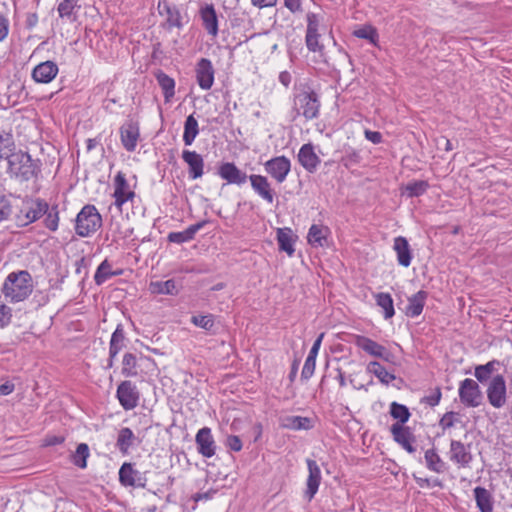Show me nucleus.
Here are the masks:
<instances>
[{"label": "nucleus", "instance_id": "1", "mask_svg": "<svg viewBox=\"0 0 512 512\" xmlns=\"http://www.w3.org/2000/svg\"><path fill=\"white\" fill-rule=\"evenodd\" d=\"M7 164L8 175L19 182L38 180L41 175L40 159H33L28 152L19 150L7 161Z\"/></svg>", "mask_w": 512, "mask_h": 512}, {"label": "nucleus", "instance_id": "2", "mask_svg": "<svg viewBox=\"0 0 512 512\" xmlns=\"http://www.w3.org/2000/svg\"><path fill=\"white\" fill-rule=\"evenodd\" d=\"M33 291L31 274L26 270L11 272L5 279L2 293L12 303L25 300Z\"/></svg>", "mask_w": 512, "mask_h": 512}, {"label": "nucleus", "instance_id": "3", "mask_svg": "<svg viewBox=\"0 0 512 512\" xmlns=\"http://www.w3.org/2000/svg\"><path fill=\"white\" fill-rule=\"evenodd\" d=\"M320 107L319 95L310 88L301 91L294 98L296 114L302 115L307 121L318 118Z\"/></svg>", "mask_w": 512, "mask_h": 512}, {"label": "nucleus", "instance_id": "4", "mask_svg": "<svg viewBox=\"0 0 512 512\" xmlns=\"http://www.w3.org/2000/svg\"><path fill=\"white\" fill-rule=\"evenodd\" d=\"M102 226V217L94 205H85L76 217L75 231L81 237H88Z\"/></svg>", "mask_w": 512, "mask_h": 512}, {"label": "nucleus", "instance_id": "5", "mask_svg": "<svg viewBox=\"0 0 512 512\" xmlns=\"http://www.w3.org/2000/svg\"><path fill=\"white\" fill-rule=\"evenodd\" d=\"M486 394L488 402L492 407L500 409L505 406L507 402V386L503 375L497 374L490 379Z\"/></svg>", "mask_w": 512, "mask_h": 512}, {"label": "nucleus", "instance_id": "6", "mask_svg": "<svg viewBox=\"0 0 512 512\" xmlns=\"http://www.w3.org/2000/svg\"><path fill=\"white\" fill-rule=\"evenodd\" d=\"M353 343L364 352L375 358H380L386 362L395 364V356L386 347L376 341L363 336L355 335Z\"/></svg>", "mask_w": 512, "mask_h": 512}, {"label": "nucleus", "instance_id": "7", "mask_svg": "<svg viewBox=\"0 0 512 512\" xmlns=\"http://www.w3.org/2000/svg\"><path fill=\"white\" fill-rule=\"evenodd\" d=\"M458 394L461 403L466 407H478L482 403L483 395L476 381L466 378L460 382Z\"/></svg>", "mask_w": 512, "mask_h": 512}, {"label": "nucleus", "instance_id": "8", "mask_svg": "<svg viewBox=\"0 0 512 512\" xmlns=\"http://www.w3.org/2000/svg\"><path fill=\"white\" fill-rule=\"evenodd\" d=\"M119 481L125 487L145 488L146 473L140 472L132 463L125 462L119 469Z\"/></svg>", "mask_w": 512, "mask_h": 512}, {"label": "nucleus", "instance_id": "9", "mask_svg": "<svg viewBox=\"0 0 512 512\" xmlns=\"http://www.w3.org/2000/svg\"><path fill=\"white\" fill-rule=\"evenodd\" d=\"M116 397L123 409L128 411L137 407L140 395L136 385L125 380L118 385Z\"/></svg>", "mask_w": 512, "mask_h": 512}, {"label": "nucleus", "instance_id": "10", "mask_svg": "<svg viewBox=\"0 0 512 512\" xmlns=\"http://www.w3.org/2000/svg\"><path fill=\"white\" fill-rule=\"evenodd\" d=\"M114 205L122 211L123 205L128 201H133L136 194L130 189L125 174L119 171L114 178Z\"/></svg>", "mask_w": 512, "mask_h": 512}, {"label": "nucleus", "instance_id": "11", "mask_svg": "<svg viewBox=\"0 0 512 512\" xmlns=\"http://www.w3.org/2000/svg\"><path fill=\"white\" fill-rule=\"evenodd\" d=\"M264 168L278 183H283L291 170V161L286 156H277L266 161Z\"/></svg>", "mask_w": 512, "mask_h": 512}, {"label": "nucleus", "instance_id": "12", "mask_svg": "<svg viewBox=\"0 0 512 512\" xmlns=\"http://www.w3.org/2000/svg\"><path fill=\"white\" fill-rule=\"evenodd\" d=\"M448 455L452 463L463 468L469 467L473 460L470 445H465L459 440H451Z\"/></svg>", "mask_w": 512, "mask_h": 512}, {"label": "nucleus", "instance_id": "13", "mask_svg": "<svg viewBox=\"0 0 512 512\" xmlns=\"http://www.w3.org/2000/svg\"><path fill=\"white\" fill-rule=\"evenodd\" d=\"M308 468V477L306 480V489L304 491V497L310 502L318 492L321 483V470L315 460H306Z\"/></svg>", "mask_w": 512, "mask_h": 512}, {"label": "nucleus", "instance_id": "14", "mask_svg": "<svg viewBox=\"0 0 512 512\" xmlns=\"http://www.w3.org/2000/svg\"><path fill=\"white\" fill-rule=\"evenodd\" d=\"M46 212H48V204L44 200L37 199L28 203L21 210V215L18 218L21 225L26 226L40 219Z\"/></svg>", "mask_w": 512, "mask_h": 512}, {"label": "nucleus", "instance_id": "15", "mask_svg": "<svg viewBox=\"0 0 512 512\" xmlns=\"http://www.w3.org/2000/svg\"><path fill=\"white\" fill-rule=\"evenodd\" d=\"M393 440L399 444L404 450L412 454L416 451L413 446L415 442V436L412 433L410 427L401 426V423H394L390 428Z\"/></svg>", "mask_w": 512, "mask_h": 512}, {"label": "nucleus", "instance_id": "16", "mask_svg": "<svg viewBox=\"0 0 512 512\" xmlns=\"http://www.w3.org/2000/svg\"><path fill=\"white\" fill-rule=\"evenodd\" d=\"M195 442L197 451L205 458H211L216 453V443L209 427H203L198 430Z\"/></svg>", "mask_w": 512, "mask_h": 512}, {"label": "nucleus", "instance_id": "17", "mask_svg": "<svg viewBox=\"0 0 512 512\" xmlns=\"http://www.w3.org/2000/svg\"><path fill=\"white\" fill-rule=\"evenodd\" d=\"M195 72L199 87L203 90H209L214 83L215 74L211 61L207 58H201L196 64Z\"/></svg>", "mask_w": 512, "mask_h": 512}, {"label": "nucleus", "instance_id": "18", "mask_svg": "<svg viewBox=\"0 0 512 512\" xmlns=\"http://www.w3.org/2000/svg\"><path fill=\"white\" fill-rule=\"evenodd\" d=\"M218 175L230 184L242 185L249 176L240 170L233 162L222 163L218 168Z\"/></svg>", "mask_w": 512, "mask_h": 512}, {"label": "nucleus", "instance_id": "19", "mask_svg": "<svg viewBox=\"0 0 512 512\" xmlns=\"http://www.w3.org/2000/svg\"><path fill=\"white\" fill-rule=\"evenodd\" d=\"M182 159L188 165L190 179L195 180L203 176L204 160L200 154L196 151L183 150Z\"/></svg>", "mask_w": 512, "mask_h": 512}, {"label": "nucleus", "instance_id": "20", "mask_svg": "<svg viewBox=\"0 0 512 512\" xmlns=\"http://www.w3.org/2000/svg\"><path fill=\"white\" fill-rule=\"evenodd\" d=\"M58 66L53 61L39 63L32 70V78L37 83H50L58 74Z\"/></svg>", "mask_w": 512, "mask_h": 512}, {"label": "nucleus", "instance_id": "21", "mask_svg": "<svg viewBox=\"0 0 512 512\" xmlns=\"http://www.w3.org/2000/svg\"><path fill=\"white\" fill-rule=\"evenodd\" d=\"M251 187L263 200L271 204L274 201L275 192L271 188L268 179L262 175L252 174L249 176Z\"/></svg>", "mask_w": 512, "mask_h": 512}, {"label": "nucleus", "instance_id": "22", "mask_svg": "<svg viewBox=\"0 0 512 512\" xmlns=\"http://www.w3.org/2000/svg\"><path fill=\"white\" fill-rule=\"evenodd\" d=\"M199 15L203 27L213 37L218 35V16L213 4H204L200 7Z\"/></svg>", "mask_w": 512, "mask_h": 512}, {"label": "nucleus", "instance_id": "23", "mask_svg": "<svg viewBox=\"0 0 512 512\" xmlns=\"http://www.w3.org/2000/svg\"><path fill=\"white\" fill-rule=\"evenodd\" d=\"M298 161L301 166L310 173L317 170L320 165V158L314 151L311 143L304 144L298 152Z\"/></svg>", "mask_w": 512, "mask_h": 512}, {"label": "nucleus", "instance_id": "24", "mask_svg": "<svg viewBox=\"0 0 512 512\" xmlns=\"http://www.w3.org/2000/svg\"><path fill=\"white\" fill-rule=\"evenodd\" d=\"M158 12L161 16L166 15V23L169 28H181V13L174 4H170L167 0H159L157 5Z\"/></svg>", "mask_w": 512, "mask_h": 512}, {"label": "nucleus", "instance_id": "25", "mask_svg": "<svg viewBox=\"0 0 512 512\" xmlns=\"http://www.w3.org/2000/svg\"><path fill=\"white\" fill-rule=\"evenodd\" d=\"M139 135L138 126L132 122L125 123L120 128L121 143L128 152H133L136 149Z\"/></svg>", "mask_w": 512, "mask_h": 512}, {"label": "nucleus", "instance_id": "26", "mask_svg": "<svg viewBox=\"0 0 512 512\" xmlns=\"http://www.w3.org/2000/svg\"><path fill=\"white\" fill-rule=\"evenodd\" d=\"M125 346V333L123 326L118 324L115 331L112 333L110 344H109V358L107 363V368H112L114 365V359L117 357L118 353Z\"/></svg>", "mask_w": 512, "mask_h": 512}, {"label": "nucleus", "instance_id": "27", "mask_svg": "<svg viewBox=\"0 0 512 512\" xmlns=\"http://www.w3.org/2000/svg\"><path fill=\"white\" fill-rule=\"evenodd\" d=\"M330 229L327 226L313 224L308 231L307 240L312 247H324L327 245V239Z\"/></svg>", "mask_w": 512, "mask_h": 512}, {"label": "nucleus", "instance_id": "28", "mask_svg": "<svg viewBox=\"0 0 512 512\" xmlns=\"http://www.w3.org/2000/svg\"><path fill=\"white\" fill-rule=\"evenodd\" d=\"M393 249L396 252L398 263L403 267L410 266L412 253L407 239L403 236L396 237L394 239Z\"/></svg>", "mask_w": 512, "mask_h": 512}, {"label": "nucleus", "instance_id": "29", "mask_svg": "<svg viewBox=\"0 0 512 512\" xmlns=\"http://www.w3.org/2000/svg\"><path fill=\"white\" fill-rule=\"evenodd\" d=\"M206 221H201L198 223H195L193 225H190L188 228H186L184 231L179 232H170L168 234V241L176 244H182L185 242H189L194 239L196 233L202 229Z\"/></svg>", "mask_w": 512, "mask_h": 512}, {"label": "nucleus", "instance_id": "30", "mask_svg": "<svg viewBox=\"0 0 512 512\" xmlns=\"http://www.w3.org/2000/svg\"><path fill=\"white\" fill-rule=\"evenodd\" d=\"M428 293L420 290L408 298V305L406 306L405 313L408 317H418L424 308Z\"/></svg>", "mask_w": 512, "mask_h": 512}, {"label": "nucleus", "instance_id": "31", "mask_svg": "<svg viewBox=\"0 0 512 512\" xmlns=\"http://www.w3.org/2000/svg\"><path fill=\"white\" fill-rule=\"evenodd\" d=\"M14 137L11 132L0 128V161L9 160L16 152Z\"/></svg>", "mask_w": 512, "mask_h": 512}, {"label": "nucleus", "instance_id": "32", "mask_svg": "<svg viewBox=\"0 0 512 512\" xmlns=\"http://www.w3.org/2000/svg\"><path fill=\"white\" fill-rule=\"evenodd\" d=\"M149 291L152 294L177 295L179 288L174 279L166 281H152L149 284Z\"/></svg>", "mask_w": 512, "mask_h": 512}, {"label": "nucleus", "instance_id": "33", "mask_svg": "<svg viewBox=\"0 0 512 512\" xmlns=\"http://www.w3.org/2000/svg\"><path fill=\"white\" fill-rule=\"evenodd\" d=\"M136 436L133 431L128 427H123L119 430L116 446L122 454H127L129 449L135 444Z\"/></svg>", "mask_w": 512, "mask_h": 512}, {"label": "nucleus", "instance_id": "34", "mask_svg": "<svg viewBox=\"0 0 512 512\" xmlns=\"http://www.w3.org/2000/svg\"><path fill=\"white\" fill-rule=\"evenodd\" d=\"M477 507L481 512H493L492 496L484 487H476L473 490Z\"/></svg>", "mask_w": 512, "mask_h": 512}, {"label": "nucleus", "instance_id": "35", "mask_svg": "<svg viewBox=\"0 0 512 512\" xmlns=\"http://www.w3.org/2000/svg\"><path fill=\"white\" fill-rule=\"evenodd\" d=\"M291 233L292 231L290 228H279L277 230L279 250L286 252L289 256H292L295 252L294 240Z\"/></svg>", "mask_w": 512, "mask_h": 512}, {"label": "nucleus", "instance_id": "36", "mask_svg": "<svg viewBox=\"0 0 512 512\" xmlns=\"http://www.w3.org/2000/svg\"><path fill=\"white\" fill-rule=\"evenodd\" d=\"M199 133L198 121L193 114L189 115L184 122L183 142L186 146L192 145Z\"/></svg>", "mask_w": 512, "mask_h": 512}, {"label": "nucleus", "instance_id": "37", "mask_svg": "<svg viewBox=\"0 0 512 512\" xmlns=\"http://www.w3.org/2000/svg\"><path fill=\"white\" fill-rule=\"evenodd\" d=\"M283 426L291 430H310L313 428V420L303 416H288L284 419Z\"/></svg>", "mask_w": 512, "mask_h": 512}, {"label": "nucleus", "instance_id": "38", "mask_svg": "<svg viewBox=\"0 0 512 512\" xmlns=\"http://www.w3.org/2000/svg\"><path fill=\"white\" fill-rule=\"evenodd\" d=\"M156 79H157L159 86L161 87V89L163 91L165 101L169 102L170 99L175 94L174 79L162 71H160L159 73L156 74Z\"/></svg>", "mask_w": 512, "mask_h": 512}, {"label": "nucleus", "instance_id": "39", "mask_svg": "<svg viewBox=\"0 0 512 512\" xmlns=\"http://www.w3.org/2000/svg\"><path fill=\"white\" fill-rule=\"evenodd\" d=\"M79 8L78 0H63L59 3L57 11L61 18H66L72 22L76 20V13Z\"/></svg>", "mask_w": 512, "mask_h": 512}, {"label": "nucleus", "instance_id": "40", "mask_svg": "<svg viewBox=\"0 0 512 512\" xmlns=\"http://www.w3.org/2000/svg\"><path fill=\"white\" fill-rule=\"evenodd\" d=\"M367 370L369 373L375 375L382 384L388 385L390 382L396 379V376L389 373L378 361H371Z\"/></svg>", "mask_w": 512, "mask_h": 512}, {"label": "nucleus", "instance_id": "41", "mask_svg": "<svg viewBox=\"0 0 512 512\" xmlns=\"http://www.w3.org/2000/svg\"><path fill=\"white\" fill-rule=\"evenodd\" d=\"M376 304L383 309L385 319H390L394 316L395 310L393 299L389 293L380 292L375 294Z\"/></svg>", "mask_w": 512, "mask_h": 512}, {"label": "nucleus", "instance_id": "42", "mask_svg": "<svg viewBox=\"0 0 512 512\" xmlns=\"http://www.w3.org/2000/svg\"><path fill=\"white\" fill-rule=\"evenodd\" d=\"M499 365L500 362L495 359L487 362L484 365H478L475 367L474 376L480 383H484L491 378L492 373Z\"/></svg>", "mask_w": 512, "mask_h": 512}, {"label": "nucleus", "instance_id": "43", "mask_svg": "<svg viewBox=\"0 0 512 512\" xmlns=\"http://www.w3.org/2000/svg\"><path fill=\"white\" fill-rule=\"evenodd\" d=\"M389 413L393 419L397 420L396 423H401V426H404L411 416L408 407L397 402L390 404Z\"/></svg>", "mask_w": 512, "mask_h": 512}, {"label": "nucleus", "instance_id": "44", "mask_svg": "<svg viewBox=\"0 0 512 512\" xmlns=\"http://www.w3.org/2000/svg\"><path fill=\"white\" fill-rule=\"evenodd\" d=\"M120 272H113L112 266L109 263L107 259L101 262V264L98 266L96 273L94 275V280L97 285L103 284L105 281H107L109 278L113 276L119 275Z\"/></svg>", "mask_w": 512, "mask_h": 512}, {"label": "nucleus", "instance_id": "45", "mask_svg": "<svg viewBox=\"0 0 512 512\" xmlns=\"http://www.w3.org/2000/svg\"><path fill=\"white\" fill-rule=\"evenodd\" d=\"M425 461L426 466L429 470L434 471L436 473H442L444 471V462L437 454L435 449H428L425 452Z\"/></svg>", "mask_w": 512, "mask_h": 512}, {"label": "nucleus", "instance_id": "46", "mask_svg": "<svg viewBox=\"0 0 512 512\" xmlns=\"http://www.w3.org/2000/svg\"><path fill=\"white\" fill-rule=\"evenodd\" d=\"M89 455L90 452L88 445L86 443H80L72 455L71 461L75 466L85 469L87 467V458Z\"/></svg>", "mask_w": 512, "mask_h": 512}, {"label": "nucleus", "instance_id": "47", "mask_svg": "<svg viewBox=\"0 0 512 512\" xmlns=\"http://www.w3.org/2000/svg\"><path fill=\"white\" fill-rule=\"evenodd\" d=\"M122 375L125 377H135L138 375L137 359L132 353H125L122 360Z\"/></svg>", "mask_w": 512, "mask_h": 512}, {"label": "nucleus", "instance_id": "48", "mask_svg": "<svg viewBox=\"0 0 512 512\" xmlns=\"http://www.w3.org/2000/svg\"><path fill=\"white\" fill-rule=\"evenodd\" d=\"M319 39H320L319 31L306 32L305 43H306L307 49L311 52L321 53L324 49V46H323V44H321L319 42Z\"/></svg>", "mask_w": 512, "mask_h": 512}, {"label": "nucleus", "instance_id": "49", "mask_svg": "<svg viewBox=\"0 0 512 512\" xmlns=\"http://www.w3.org/2000/svg\"><path fill=\"white\" fill-rule=\"evenodd\" d=\"M191 323L206 331H211L215 326L214 315H195L191 317Z\"/></svg>", "mask_w": 512, "mask_h": 512}, {"label": "nucleus", "instance_id": "50", "mask_svg": "<svg viewBox=\"0 0 512 512\" xmlns=\"http://www.w3.org/2000/svg\"><path fill=\"white\" fill-rule=\"evenodd\" d=\"M428 187V182L424 180L408 183L406 186L407 195L409 197L421 196L427 191Z\"/></svg>", "mask_w": 512, "mask_h": 512}, {"label": "nucleus", "instance_id": "51", "mask_svg": "<svg viewBox=\"0 0 512 512\" xmlns=\"http://www.w3.org/2000/svg\"><path fill=\"white\" fill-rule=\"evenodd\" d=\"M354 35L358 38L369 40L373 44H376L378 40L377 30L370 25H365L355 30Z\"/></svg>", "mask_w": 512, "mask_h": 512}, {"label": "nucleus", "instance_id": "52", "mask_svg": "<svg viewBox=\"0 0 512 512\" xmlns=\"http://www.w3.org/2000/svg\"><path fill=\"white\" fill-rule=\"evenodd\" d=\"M44 224L50 231H56L59 225V212L56 206L49 208L45 213Z\"/></svg>", "mask_w": 512, "mask_h": 512}, {"label": "nucleus", "instance_id": "53", "mask_svg": "<svg viewBox=\"0 0 512 512\" xmlns=\"http://www.w3.org/2000/svg\"><path fill=\"white\" fill-rule=\"evenodd\" d=\"M361 159L359 151L354 148H348L345 150V154L343 155L341 162L346 168H349L353 165L359 164Z\"/></svg>", "mask_w": 512, "mask_h": 512}, {"label": "nucleus", "instance_id": "54", "mask_svg": "<svg viewBox=\"0 0 512 512\" xmlns=\"http://www.w3.org/2000/svg\"><path fill=\"white\" fill-rule=\"evenodd\" d=\"M315 367H316V358H311V357L307 356L304 366L302 368L301 380L302 381L309 380L312 377V375L314 374Z\"/></svg>", "mask_w": 512, "mask_h": 512}, {"label": "nucleus", "instance_id": "55", "mask_svg": "<svg viewBox=\"0 0 512 512\" xmlns=\"http://www.w3.org/2000/svg\"><path fill=\"white\" fill-rule=\"evenodd\" d=\"M306 19H307L306 32L319 31V26H320V22H321L320 15L313 13V12H308L306 15Z\"/></svg>", "mask_w": 512, "mask_h": 512}, {"label": "nucleus", "instance_id": "56", "mask_svg": "<svg viewBox=\"0 0 512 512\" xmlns=\"http://www.w3.org/2000/svg\"><path fill=\"white\" fill-rule=\"evenodd\" d=\"M442 397V392L440 387H436L431 394L425 396L421 402L426 403L427 405L431 407H435L439 404Z\"/></svg>", "mask_w": 512, "mask_h": 512}, {"label": "nucleus", "instance_id": "57", "mask_svg": "<svg viewBox=\"0 0 512 512\" xmlns=\"http://www.w3.org/2000/svg\"><path fill=\"white\" fill-rule=\"evenodd\" d=\"M458 415V413L454 412V411H449V412H446L442 418L440 419L439 421V426L443 429V430H446V429H449L451 427L454 426L455 424V421H456V416Z\"/></svg>", "mask_w": 512, "mask_h": 512}, {"label": "nucleus", "instance_id": "58", "mask_svg": "<svg viewBox=\"0 0 512 512\" xmlns=\"http://www.w3.org/2000/svg\"><path fill=\"white\" fill-rule=\"evenodd\" d=\"M12 213L10 201L4 196L0 195V222L8 219Z\"/></svg>", "mask_w": 512, "mask_h": 512}, {"label": "nucleus", "instance_id": "59", "mask_svg": "<svg viewBox=\"0 0 512 512\" xmlns=\"http://www.w3.org/2000/svg\"><path fill=\"white\" fill-rule=\"evenodd\" d=\"M12 318V310L5 304L0 303V328L7 326Z\"/></svg>", "mask_w": 512, "mask_h": 512}, {"label": "nucleus", "instance_id": "60", "mask_svg": "<svg viewBox=\"0 0 512 512\" xmlns=\"http://www.w3.org/2000/svg\"><path fill=\"white\" fill-rule=\"evenodd\" d=\"M226 446L234 452H239L242 450L243 444L239 436L237 435H229L226 439Z\"/></svg>", "mask_w": 512, "mask_h": 512}, {"label": "nucleus", "instance_id": "61", "mask_svg": "<svg viewBox=\"0 0 512 512\" xmlns=\"http://www.w3.org/2000/svg\"><path fill=\"white\" fill-rule=\"evenodd\" d=\"M75 272L78 275L83 274V278L88 275V261L85 257H81L75 262Z\"/></svg>", "mask_w": 512, "mask_h": 512}, {"label": "nucleus", "instance_id": "62", "mask_svg": "<svg viewBox=\"0 0 512 512\" xmlns=\"http://www.w3.org/2000/svg\"><path fill=\"white\" fill-rule=\"evenodd\" d=\"M365 138L373 144H380L383 140L382 134L378 131L365 130Z\"/></svg>", "mask_w": 512, "mask_h": 512}, {"label": "nucleus", "instance_id": "63", "mask_svg": "<svg viewBox=\"0 0 512 512\" xmlns=\"http://www.w3.org/2000/svg\"><path fill=\"white\" fill-rule=\"evenodd\" d=\"M65 441V437L61 435H47L44 439V446L60 445Z\"/></svg>", "mask_w": 512, "mask_h": 512}, {"label": "nucleus", "instance_id": "64", "mask_svg": "<svg viewBox=\"0 0 512 512\" xmlns=\"http://www.w3.org/2000/svg\"><path fill=\"white\" fill-rule=\"evenodd\" d=\"M323 337H324V333H321L317 337V339L314 341V343H313V345H312V347H311V349L309 351L308 357L317 358V355H318V352H319V349H320Z\"/></svg>", "mask_w": 512, "mask_h": 512}]
</instances>
